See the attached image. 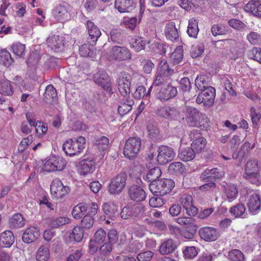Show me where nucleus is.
<instances>
[{
	"instance_id": "f257e3e1",
	"label": "nucleus",
	"mask_w": 261,
	"mask_h": 261,
	"mask_svg": "<svg viewBox=\"0 0 261 261\" xmlns=\"http://www.w3.org/2000/svg\"><path fill=\"white\" fill-rule=\"evenodd\" d=\"M173 73V70L169 68L166 60H162L159 64L155 79L151 86L154 88L166 85L169 83L170 77Z\"/></svg>"
},
{
	"instance_id": "f03ea898",
	"label": "nucleus",
	"mask_w": 261,
	"mask_h": 261,
	"mask_svg": "<svg viewBox=\"0 0 261 261\" xmlns=\"http://www.w3.org/2000/svg\"><path fill=\"white\" fill-rule=\"evenodd\" d=\"M85 138L83 136L73 138L66 140L63 144V150L70 156L79 154L85 148Z\"/></svg>"
},
{
	"instance_id": "7ed1b4c3",
	"label": "nucleus",
	"mask_w": 261,
	"mask_h": 261,
	"mask_svg": "<svg viewBox=\"0 0 261 261\" xmlns=\"http://www.w3.org/2000/svg\"><path fill=\"white\" fill-rule=\"evenodd\" d=\"M173 180L168 178H163L149 185V190L151 192L156 196H163L169 193L174 187Z\"/></svg>"
},
{
	"instance_id": "20e7f679",
	"label": "nucleus",
	"mask_w": 261,
	"mask_h": 261,
	"mask_svg": "<svg viewBox=\"0 0 261 261\" xmlns=\"http://www.w3.org/2000/svg\"><path fill=\"white\" fill-rule=\"evenodd\" d=\"M66 164V161L62 157L51 155L45 161L42 169L47 172L61 171L65 168Z\"/></svg>"
},
{
	"instance_id": "39448f33",
	"label": "nucleus",
	"mask_w": 261,
	"mask_h": 261,
	"mask_svg": "<svg viewBox=\"0 0 261 261\" xmlns=\"http://www.w3.org/2000/svg\"><path fill=\"white\" fill-rule=\"evenodd\" d=\"M131 56V54L126 47L115 45L110 49L106 55V58L110 61H122L130 59Z\"/></svg>"
},
{
	"instance_id": "423d86ee",
	"label": "nucleus",
	"mask_w": 261,
	"mask_h": 261,
	"mask_svg": "<svg viewBox=\"0 0 261 261\" xmlns=\"http://www.w3.org/2000/svg\"><path fill=\"white\" fill-rule=\"evenodd\" d=\"M141 140L138 137L129 138L124 147V154L125 157L132 159L136 158L141 148Z\"/></svg>"
},
{
	"instance_id": "0eeeda50",
	"label": "nucleus",
	"mask_w": 261,
	"mask_h": 261,
	"mask_svg": "<svg viewBox=\"0 0 261 261\" xmlns=\"http://www.w3.org/2000/svg\"><path fill=\"white\" fill-rule=\"evenodd\" d=\"M243 176L252 184L257 185L259 183L260 175L256 161L250 160L247 162Z\"/></svg>"
},
{
	"instance_id": "6e6552de",
	"label": "nucleus",
	"mask_w": 261,
	"mask_h": 261,
	"mask_svg": "<svg viewBox=\"0 0 261 261\" xmlns=\"http://www.w3.org/2000/svg\"><path fill=\"white\" fill-rule=\"evenodd\" d=\"M155 95L161 101H168L177 95L176 88L170 83L161 87L155 88Z\"/></svg>"
},
{
	"instance_id": "1a4fd4ad",
	"label": "nucleus",
	"mask_w": 261,
	"mask_h": 261,
	"mask_svg": "<svg viewBox=\"0 0 261 261\" xmlns=\"http://www.w3.org/2000/svg\"><path fill=\"white\" fill-rule=\"evenodd\" d=\"M50 190L52 198L56 199H63L70 192L69 187L64 186L59 178H56L53 180L50 184Z\"/></svg>"
},
{
	"instance_id": "9d476101",
	"label": "nucleus",
	"mask_w": 261,
	"mask_h": 261,
	"mask_svg": "<svg viewBox=\"0 0 261 261\" xmlns=\"http://www.w3.org/2000/svg\"><path fill=\"white\" fill-rule=\"evenodd\" d=\"M215 96V89L213 87H209L205 90L201 91L196 101L198 104L202 103L205 107H210L214 104Z\"/></svg>"
},
{
	"instance_id": "9b49d317",
	"label": "nucleus",
	"mask_w": 261,
	"mask_h": 261,
	"mask_svg": "<svg viewBox=\"0 0 261 261\" xmlns=\"http://www.w3.org/2000/svg\"><path fill=\"white\" fill-rule=\"evenodd\" d=\"M156 161L158 164L164 165L171 161L175 156L174 150L171 147L162 145L158 149Z\"/></svg>"
},
{
	"instance_id": "f8f14e48",
	"label": "nucleus",
	"mask_w": 261,
	"mask_h": 261,
	"mask_svg": "<svg viewBox=\"0 0 261 261\" xmlns=\"http://www.w3.org/2000/svg\"><path fill=\"white\" fill-rule=\"evenodd\" d=\"M126 175L120 174L114 177L109 184L108 191L111 194H120L126 185Z\"/></svg>"
},
{
	"instance_id": "ddd939ff",
	"label": "nucleus",
	"mask_w": 261,
	"mask_h": 261,
	"mask_svg": "<svg viewBox=\"0 0 261 261\" xmlns=\"http://www.w3.org/2000/svg\"><path fill=\"white\" fill-rule=\"evenodd\" d=\"M130 75L125 72L121 73L117 81L119 91L122 96H130Z\"/></svg>"
},
{
	"instance_id": "4468645a",
	"label": "nucleus",
	"mask_w": 261,
	"mask_h": 261,
	"mask_svg": "<svg viewBox=\"0 0 261 261\" xmlns=\"http://www.w3.org/2000/svg\"><path fill=\"white\" fill-rule=\"evenodd\" d=\"M70 7L67 5H57L53 10L54 18L58 21L64 22L70 19Z\"/></svg>"
},
{
	"instance_id": "2eb2a0df",
	"label": "nucleus",
	"mask_w": 261,
	"mask_h": 261,
	"mask_svg": "<svg viewBox=\"0 0 261 261\" xmlns=\"http://www.w3.org/2000/svg\"><path fill=\"white\" fill-rule=\"evenodd\" d=\"M200 237L205 241L213 242L220 237L219 231L216 228L210 226L203 227L199 230Z\"/></svg>"
},
{
	"instance_id": "dca6fc26",
	"label": "nucleus",
	"mask_w": 261,
	"mask_h": 261,
	"mask_svg": "<svg viewBox=\"0 0 261 261\" xmlns=\"http://www.w3.org/2000/svg\"><path fill=\"white\" fill-rule=\"evenodd\" d=\"M247 204L249 211L255 214L260 207L261 201L259 195L255 192H250L247 198Z\"/></svg>"
},
{
	"instance_id": "f3484780",
	"label": "nucleus",
	"mask_w": 261,
	"mask_h": 261,
	"mask_svg": "<svg viewBox=\"0 0 261 261\" xmlns=\"http://www.w3.org/2000/svg\"><path fill=\"white\" fill-rule=\"evenodd\" d=\"M192 202L193 198L190 195L183 194L180 198V203L190 216H194L198 212V209L193 205Z\"/></svg>"
},
{
	"instance_id": "a211bd4d",
	"label": "nucleus",
	"mask_w": 261,
	"mask_h": 261,
	"mask_svg": "<svg viewBox=\"0 0 261 261\" xmlns=\"http://www.w3.org/2000/svg\"><path fill=\"white\" fill-rule=\"evenodd\" d=\"M134 104V100L130 96H123L118 106V112L121 116L127 114L132 109Z\"/></svg>"
},
{
	"instance_id": "6ab92c4d",
	"label": "nucleus",
	"mask_w": 261,
	"mask_h": 261,
	"mask_svg": "<svg viewBox=\"0 0 261 261\" xmlns=\"http://www.w3.org/2000/svg\"><path fill=\"white\" fill-rule=\"evenodd\" d=\"M85 25L91 40L92 44H95L98 38L101 35L100 29L93 22L89 20L86 21Z\"/></svg>"
},
{
	"instance_id": "aec40b11",
	"label": "nucleus",
	"mask_w": 261,
	"mask_h": 261,
	"mask_svg": "<svg viewBox=\"0 0 261 261\" xmlns=\"http://www.w3.org/2000/svg\"><path fill=\"white\" fill-rule=\"evenodd\" d=\"M114 7L120 13L129 12L135 7L134 0H115Z\"/></svg>"
},
{
	"instance_id": "412c9836",
	"label": "nucleus",
	"mask_w": 261,
	"mask_h": 261,
	"mask_svg": "<svg viewBox=\"0 0 261 261\" xmlns=\"http://www.w3.org/2000/svg\"><path fill=\"white\" fill-rule=\"evenodd\" d=\"M40 235L39 228L36 227L28 228L23 232L22 240L25 243H31L36 240Z\"/></svg>"
},
{
	"instance_id": "4be33fe9",
	"label": "nucleus",
	"mask_w": 261,
	"mask_h": 261,
	"mask_svg": "<svg viewBox=\"0 0 261 261\" xmlns=\"http://www.w3.org/2000/svg\"><path fill=\"white\" fill-rule=\"evenodd\" d=\"M47 43L52 49L58 52L61 50L64 45V41L62 37L52 35L47 39Z\"/></svg>"
},
{
	"instance_id": "5701e85b",
	"label": "nucleus",
	"mask_w": 261,
	"mask_h": 261,
	"mask_svg": "<svg viewBox=\"0 0 261 261\" xmlns=\"http://www.w3.org/2000/svg\"><path fill=\"white\" fill-rule=\"evenodd\" d=\"M158 115L168 119H175L179 114L178 111L174 108L165 106L156 110Z\"/></svg>"
},
{
	"instance_id": "b1692460",
	"label": "nucleus",
	"mask_w": 261,
	"mask_h": 261,
	"mask_svg": "<svg viewBox=\"0 0 261 261\" xmlns=\"http://www.w3.org/2000/svg\"><path fill=\"white\" fill-rule=\"evenodd\" d=\"M128 193L130 198L136 201L143 200L146 197L144 190L136 185H132L129 187Z\"/></svg>"
},
{
	"instance_id": "393cba45",
	"label": "nucleus",
	"mask_w": 261,
	"mask_h": 261,
	"mask_svg": "<svg viewBox=\"0 0 261 261\" xmlns=\"http://www.w3.org/2000/svg\"><path fill=\"white\" fill-rule=\"evenodd\" d=\"M165 34L167 39L172 41H177L179 39L178 29L174 22H169L166 24Z\"/></svg>"
},
{
	"instance_id": "a878e982",
	"label": "nucleus",
	"mask_w": 261,
	"mask_h": 261,
	"mask_svg": "<svg viewBox=\"0 0 261 261\" xmlns=\"http://www.w3.org/2000/svg\"><path fill=\"white\" fill-rule=\"evenodd\" d=\"M149 43V40L137 36L133 37L130 40V47L136 52L144 49L146 45Z\"/></svg>"
},
{
	"instance_id": "bb28decb",
	"label": "nucleus",
	"mask_w": 261,
	"mask_h": 261,
	"mask_svg": "<svg viewBox=\"0 0 261 261\" xmlns=\"http://www.w3.org/2000/svg\"><path fill=\"white\" fill-rule=\"evenodd\" d=\"M245 11L254 16L261 17V4L259 2L250 1L244 7Z\"/></svg>"
},
{
	"instance_id": "cd10ccee",
	"label": "nucleus",
	"mask_w": 261,
	"mask_h": 261,
	"mask_svg": "<svg viewBox=\"0 0 261 261\" xmlns=\"http://www.w3.org/2000/svg\"><path fill=\"white\" fill-rule=\"evenodd\" d=\"M201 114V113L195 108L191 107H187L185 110V115L187 123L190 126H193Z\"/></svg>"
},
{
	"instance_id": "c85d7f7f",
	"label": "nucleus",
	"mask_w": 261,
	"mask_h": 261,
	"mask_svg": "<svg viewBox=\"0 0 261 261\" xmlns=\"http://www.w3.org/2000/svg\"><path fill=\"white\" fill-rule=\"evenodd\" d=\"M95 162L93 160H84L80 163L79 172L81 175H86L93 171Z\"/></svg>"
},
{
	"instance_id": "c756f323",
	"label": "nucleus",
	"mask_w": 261,
	"mask_h": 261,
	"mask_svg": "<svg viewBox=\"0 0 261 261\" xmlns=\"http://www.w3.org/2000/svg\"><path fill=\"white\" fill-rule=\"evenodd\" d=\"M176 248L175 242L172 239H166L160 246L159 252L162 255H166L173 251Z\"/></svg>"
},
{
	"instance_id": "7c9ffc66",
	"label": "nucleus",
	"mask_w": 261,
	"mask_h": 261,
	"mask_svg": "<svg viewBox=\"0 0 261 261\" xmlns=\"http://www.w3.org/2000/svg\"><path fill=\"white\" fill-rule=\"evenodd\" d=\"M15 238L10 230H6L0 235V245L3 247H10L14 243Z\"/></svg>"
},
{
	"instance_id": "2f4dec72",
	"label": "nucleus",
	"mask_w": 261,
	"mask_h": 261,
	"mask_svg": "<svg viewBox=\"0 0 261 261\" xmlns=\"http://www.w3.org/2000/svg\"><path fill=\"white\" fill-rule=\"evenodd\" d=\"M223 192L224 195L229 201H232L236 199L238 189L236 185L231 184H225L223 185Z\"/></svg>"
},
{
	"instance_id": "473e14b6",
	"label": "nucleus",
	"mask_w": 261,
	"mask_h": 261,
	"mask_svg": "<svg viewBox=\"0 0 261 261\" xmlns=\"http://www.w3.org/2000/svg\"><path fill=\"white\" fill-rule=\"evenodd\" d=\"M94 80L95 83L100 85L103 88L108 87L110 80L107 73L104 71H99L95 74Z\"/></svg>"
},
{
	"instance_id": "72a5a7b5",
	"label": "nucleus",
	"mask_w": 261,
	"mask_h": 261,
	"mask_svg": "<svg viewBox=\"0 0 261 261\" xmlns=\"http://www.w3.org/2000/svg\"><path fill=\"white\" fill-rule=\"evenodd\" d=\"M195 151L190 147L181 148L178 153V158L184 162L193 160L195 155Z\"/></svg>"
},
{
	"instance_id": "f704fd0d",
	"label": "nucleus",
	"mask_w": 261,
	"mask_h": 261,
	"mask_svg": "<svg viewBox=\"0 0 261 261\" xmlns=\"http://www.w3.org/2000/svg\"><path fill=\"white\" fill-rule=\"evenodd\" d=\"M9 225L11 228H18L23 226L25 220L20 214H15L9 220Z\"/></svg>"
},
{
	"instance_id": "c9c22d12",
	"label": "nucleus",
	"mask_w": 261,
	"mask_h": 261,
	"mask_svg": "<svg viewBox=\"0 0 261 261\" xmlns=\"http://www.w3.org/2000/svg\"><path fill=\"white\" fill-rule=\"evenodd\" d=\"M198 20L194 18L189 20L187 33L191 37L196 38L199 32Z\"/></svg>"
},
{
	"instance_id": "e433bc0d",
	"label": "nucleus",
	"mask_w": 261,
	"mask_h": 261,
	"mask_svg": "<svg viewBox=\"0 0 261 261\" xmlns=\"http://www.w3.org/2000/svg\"><path fill=\"white\" fill-rule=\"evenodd\" d=\"M47 222L52 228H57L69 223L70 219L65 216L59 217L56 218H49L47 220Z\"/></svg>"
},
{
	"instance_id": "4c0bfd02",
	"label": "nucleus",
	"mask_w": 261,
	"mask_h": 261,
	"mask_svg": "<svg viewBox=\"0 0 261 261\" xmlns=\"http://www.w3.org/2000/svg\"><path fill=\"white\" fill-rule=\"evenodd\" d=\"M50 257L49 249L48 247L41 246L38 249L36 254V258L37 261H47Z\"/></svg>"
},
{
	"instance_id": "58836bf2",
	"label": "nucleus",
	"mask_w": 261,
	"mask_h": 261,
	"mask_svg": "<svg viewBox=\"0 0 261 261\" xmlns=\"http://www.w3.org/2000/svg\"><path fill=\"white\" fill-rule=\"evenodd\" d=\"M169 172L172 174L179 175L186 172L185 166L180 162H175L170 164L168 167Z\"/></svg>"
},
{
	"instance_id": "ea45409f",
	"label": "nucleus",
	"mask_w": 261,
	"mask_h": 261,
	"mask_svg": "<svg viewBox=\"0 0 261 261\" xmlns=\"http://www.w3.org/2000/svg\"><path fill=\"white\" fill-rule=\"evenodd\" d=\"M183 58V48L181 46H177L171 54L170 60L174 64H179Z\"/></svg>"
},
{
	"instance_id": "a19ab883",
	"label": "nucleus",
	"mask_w": 261,
	"mask_h": 261,
	"mask_svg": "<svg viewBox=\"0 0 261 261\" xmlns=\"http://www.w3.org/2000/svg\"><path fill=\"white\" fill-rule=\"evenodd\" d=\"M102 210L106 215H110L112 220H114L115 214L117 212L116 205L112 202H105L102 205Z\"/></svg>"
},
{
	"instance_id": "79ce46f5",
	"label": "nucleus",
	"mask_w": 261,
	"mask_h": 261,
	"mask_svg": "<svg viewBox=\"0 0 261 261\" xmlns=\"http://www.w3.org/2000/svg\"><path fill=\"white\" fill-rule=\"evenodd\" d=\"M87 210L84 203H80L74 206L72 211V215L75 219L81 218Z\"/></svg>"
},
{
	"instance_id": "37998d69",
	"label": "nucleus",
	"mask_w": 261,
	"mask_h": 261,
	"mask_svg": "<svg viewBox=\"0 0 261 261\" xmlns=\"http://www.w3.org/2000/svg\"><path fill=\"white\" fill-rule=\"evenodd\" d=\"M209 120L206 116L201 113L196 121L193 127L200 128L201 129H206L209 126Z\"/></svg>"
},
{
	"instance_id": "c03bdc74",
	"label": "nucleus",
	"mask_w": 261,
	"mask_h": 261,
	"mask_svg": "<svg viewBox=\"0 0 261 261\" xmlns=\"http://www.w3.org/2000/svg\"><path fill=\"white\" fill-rule=\"evenodd\" d=\"M195 86L200 91L205 90L207 87V77L203 75H198L195 80Z\"/></svg>"
},
{
	"instance_id": "a18cd8bd",
	"label": "nucleus",
	"mask_w": 261,
	"mask_h": 261,
	"mask_svg": "<svg viewBox=\"0 0 261 261\" xmlns=\"http://www.w3.org/2000/svg\"><path fill=\"white\" fill-rule=\"evenodd\" d=\"M12 62L13 59L10 53L6 49H3L0 52V63L9 66Z\"/></svg>"
},
{
	"instance_id": "49530a36",
	"label": "nucleus",
	"mask_w": 261,
	"mask_h": 261,
	"mask_svg": "<svg viewBox=\"0 0 261 261\" xmlns=\"http://www.w3.org/2000/svg\"><path fill=\"white\" fill-rule=\"evenodd\" d=\"M161 174L162 172L160 168L159 167H155L148 171L146 178L148 181H152V182L156 181V179L160 177Z\"/></svg>"
},
{
	"instance_id": "de8ad7c7",
	"label": "nucleus",
	"mask_w": 261,
	"mask_h": 261,
	"mask_svg": "<svg viewBox=\"0 0 261 261\" xmlns=\"http://www.w3.org/2000/svg\"><path fill=\"white\" fill-rule=\"evenodd\" d=\"M206 143L204 138L195 140L192 142L191 148H192L195 153H198L204 148Z\"/></svg>"
},
{
	"instance_id": "09e8293b",
	"label": "nucleus",
	"mask_w": 261,
	"mask_h": 261,
	"mask_svg": "<svg viewBox=\"0 0 261 261\" xmlns=\"http://www.w3.org/2000/svg\"><path fill=\"white\" fill-rule=\"evenodd\" d=\"M246 39L252 45H257L261 44V35L256 32H250L247 34Z\"/></svg>"
},
{
	"instance_id": "8fccbe9b",
	"label": "nucleus",
	"mask_w": 261,
	"mask_h": 261,
	"mask_svg": "<svg viewBox=\"0 0 261 261\" xmlns=\"http://www.w3.org/2000/svg\"><path fill=\"white\" fill-rule=\"evenodd\" d=\"M84 237V231L82 228L76 226L70 233V238L71 240L76 242H80L83 240Z\"/></svg>"
},
{
	"instance_id": "3c124183",
	"label": "nucleus",
	"mask_w": 261,
	"mask_h": 261,
	"mask_svg": "<svg viewBox=\"0 0 261 261\" xmlns=\"http://www.w3.org/2000/svg\"><path fill=\"white\" fill-rule=\"evenodd\" d=\"M228 258L230 261H245L243 253L238 249L230 251L228 254Z\"/></svg>"
},
{
	"instance_id": "603ef678",
	"label": "nucleus",
	"mask_w": 261,
	"mask_h": 261,
	"mask_svg": "<svg viewBox=\"0 0 261 261\" xmlns=\"http://www.w3.org/2000/svg\"><path fill=\"white\" fill-rule=\"evenodd\" d=\"M57 93L56 89L51 85H48L45 89V91L44 93V98L46 101H49L53 100L56 98Z\"/></svg>"
},
{
	"instance_id": "864d4df0",
	"label": "nucleus",
	"mask_w": 261,
	"mask_h": 261,
	"mask_svg": "<svg viewBox=\"0 0 261 261\" xmlns=\"http://www.w3.org/2000/svg\"><path fill=\"white\" fill-rule=\"evenodd\" d=\"M143 244L139 241L130 242L126 248V251L130 253H136L143 248Z\"/></svg>"
},
{
	"instance_id": "5fc2aeb1",
	"label": "nucleus",
	"mask_w": 261,
	"mask_h": 261,
	"mask_svg": "<svg viewBox=\"0 0 261 261\" xmlns=\"http://www.w3.org/2000/svg\"><path fill=\"white\" fill-rule=\"evenodd\" d=\"M247 56L249 58L254 60L261 64V48H253L248 51Z\"/></svg>"
},
{
	"instance_id": "6e6d98bb",
	"label": "nucleus",
	"mask_w": 261,
	"mask_h": 261,
	"mask_svg": "<svg viewBox=\"0 0 261 261\" xmlns=\"http://www.w3.org/2000/svg\"><path fill=\"white\" fill-rule=\"evenodd\" d=\"M245 212V206L242 203H239L230 209V213L236 218L242 216Z\"/></svg>"
},
{
	"instance_id": "4d7b16f0",
	"label": "nucleus",
	"mask_w": 261,
	"mask_h": 261,
	"mask_svg": "<svg viewBox=\"0 0 261 261\" xmlns=\"http://www.w3.org/2000/svg\"><path fill=\"white\" fill-rule=\"evenodd\" d=\"M79 53L82 57L93 58V51L92 49L90 48L89 44H84L81 45L79 48Z\"/></svg>"
},
{
	"instance_id": "13d9d810",
	"label": "nucleus",
	"mask_w": 261,
	"mask_h": 261,
	"mask_svg": "<svg viewBox=\"0 0 261 261\" xmlns=\"http://www.w3.org/2000/svg\"><path fill=\"white\" fill-rule=\"evenodd\" d=\"M40 59V55L37 51H32L28 59L27 64L29 67L35 66Z\"/></svg>"
},
{
	"instance_id": "bf43d9fd",
	"label": "nucleus",
	"mask_w": 261,
	"mask_h": 261,
	"mask_svg": "<svg viewBox=\"0 0 261 261\" xmlns=\"http://www.w3.org/2000/svg\"><path fill=\"white\" fill-rule=\"evenodd\" d=\"M13 92V89L9 81L6 80L2 83L0 93L6 95H11Z\"/></svg>"
},
{
	"instance_id": "052dcab7",
	"label": "nucleus",
	"mask_w": 261,
	"mask_h": 261,
	"mask_svg": "<svg viewBox=\"0 0 261 261\" xmlns=\"http://www.w3.org/2000/svg\"><path fill=\"white\" fill-rule=\"evenodd\" d=\"M204 51V45L202 43H199L192 46L191 50V54L193 58L200 56Z\"/></svg>"
},
{
	"instance_id": "680f3d73",
	"label": "nucleus",
	"mask_w": 261,
	"mask_h": 261,
	"mask_svg": "<svg viewBox=\"0 0 261 261\" xmlns=\"http://www.w3.org/2000/svg\"><path fill=\"white\" fill-rule=\"evenodd\" d=\"M152 86H151L148 89V92H146L145 88L144 86H139L137 88L135 92L134 93V96L135 98L140 99L143 97L144 96H148L149 95L151 90Z\"/></svg>"
},
{
	"instance_id": "e2e57ef3",
	"label": "nucleus",
	"mask_w": 261,
	"mask_h": 261,
	"mask_svg": "<svg viewBox=\"0 0 261 261\" xmlns=\"http://www.w3.org/2000/svg\"><path fill=\"white\" fill-rule=\"evenodd\" d=\"M106 232L103 229H99L95 233L94 239L92 240L95 243H102L106 240Z\"/></svg>"
},
{
	"instance_id": "0e129e2a",
	"label": "nucleus",
	"mask_w": 261,
	"mask_h": 261,
	"mask_svg": "<svg viewBox=\"0 0 261 261\" xmlns=\"http://www.w3.org/2000/svg\"><path fill=\"white\" fill-rule=\"evenodd\" d=\"M149 203L151 207H159L164 204V201L162 196H156L154 195V196L150 198Z\"/></svg>"
},
{
	"instance_id": "69168bd1",
	"label": "nucleus",
	"mask_w": 261,
	"mask_h": 261,
	"mask_svg": "<svg viewBox=\"0 0 261 261\" xmlns=\"http://www.w3.org/2000/svg\"><path fill=\"white\" fill-rule=\"evenodd\" d=\"M147 130L148 135L151 139L155 140L159 138L160 132L156 126L152 124H149L147 125Z\"/></svg>"
},
{
	"instance_id": "338daca9",
	"label": "nucleus",
	"mask_w": 261,
	"mask_h": 261,
	"mask_svg": "<svg viewBox=\"0 0 261 261\" xmlns=\"http://www.w3.org/2000/svg\"><path fill=\"white\" fill-rule=\"evenodd\" d=\"M94 224V219L90 215H85L81 220V225L86 229L91 228Z\"/></svg>"
},
{
	"instance_id": "774afa93",
	"label": "nucleus",
	"mask_w": 261,
	"mask_h": 261,
	"mask_svg": "<svg viewBox=\"0 0 261 261\" xmlns=\"http://www.w3.org/2000/svg\"><path fill=\"white\" fill-rule=\"evenodd\" d=\"M34 127L38 136L45 134L47 131V126L41 121H37Z\"/></svg>"
}]
</instances>
